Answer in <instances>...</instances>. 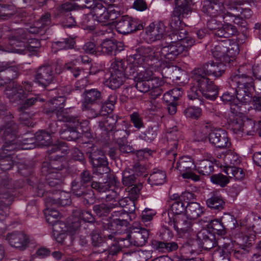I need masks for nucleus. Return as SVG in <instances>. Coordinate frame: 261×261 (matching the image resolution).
<instances>
[{
	"label": "nucleus",
	"instance_id": "14",
	"mask_svg": "<svg viewBox=\"0 0 261 261\" xmlns=\"http://www.w3.org/2000/svg\"><path fill=\"white\" fill-rule=\"evenodd\" d=\"M89 158L94 172L96 174L102 175L109 172L110 168L107 158L100 150L97 149L90 152Z\"/></svg>",
	"mask_w": 261,
	"mask_h": 261
},
{
	"label": "nucleus",
	"instance_id": "2",
	"mask_svg": "<svg viewBox=\"0 0 261 261\" xmlns=\"http://www.w3.org/2000/svg\"><path fill=\"white\" fill-rule=\"evenodd\" d=\"M244 66H240L227 79L229 87L234 91V94L225 92L221 97L225 104H229L231 112L237 115L241 113L242 105L249 104L252 100L253 78L245 71Z\"/></svg>",
	"mask_w": 261,
	"mask_h": 261
},
{
	"label": "nucleus",
	"instance_id": "17",
	"mask_svg": "<svg viewBox=\"0 0 261 261\" xmlns=\"http://www.w3.org/2000/svg\"><path fill=\"white\" fill-rule=\"evenodd\" d=\"M57 120L71 123L78 129H80L82 132L86 133L89 129V122L88 120H81L77 116L70 113L68 110L57 112Z\"/></svg>",
	"mask_w": 261,
	"mask_h": 261
},
{
	"label": "nucleus",
	"instance_id": "43",
	"mask_svg": "<svg viewBox=\"0 0 261 261\" xmlns=\"http://www.w3.org/2000/svg\"><path fill=\"white\" fill-rule=\"evenodd\" d=\"M0 70L6 77L5 80L9 83L17 77V68L14 66H11L9 62L0 63Z\"/></svg>",
	"mask_w": 261,
	"mask_h": 261
},
{
	"label": "nucleus",
	"instance_id": "39",
	"mask_svg": "<svg viewBox=\"0 0 261 261\" xmlns=\"http://www.w3.org/2000/svg\"><path fill=\"white\" fill-rule=\"evenodd\" d=\"M27 99L22 103L19 108L20 113V118L22 120H28L31 117V115L28 112H25V110L35 105L38 101H43V99L39 97L38 95H35L33 96L25 97Z\"/></svg>",
	"mask_w": 261,
	"mask_h": 261
},
{
	"label": "nucleus",
	"instance_id": "63",
	"mask_svg": "<svg viewBox=\"0 0 261 261\" xmlns=\"http://www.w3.org/2000/svg\"><path fill=\"white\" fill-rule=\"evenodd\" d=\"M157 133L152 127H148L145 131L141 133L139 138L146 142H151L156 137Z\"/></svg>",
	"mask_w": 261,
	"mask_h": 261
},
{
	"label": "nucleus",
	"instance_id": "6",
	"mask_svg": "<svg viewBox=\"0 0 261 261\" xmlns=\"http://www.w3.org/2000/svg\"><path fill=\"white\" fill-rule=\"evenodd\" d=\"M166 45L161 48V58L170 60H175L184 51H187L195 43V39L188 37L187 31L175 32L165 37Z\"/></svg>",
	"mask_w": 261,
	"mask_h": 261
},
{
	"label": "nucleus",
	"instance_id": "10",
	"mask_svg": "<svg viewBox=\"0 0 261 261\" xmlns=\"http://www.w3.org/2000/svg\"><path fill=\"white\" fill-rule=\"evenodd\" d=\"M215 17H212L207 21V27L210 30L214 31L216 36L223 38H229L238 32L237 28L233 25L224 24L221 21L217 20Z\"/></svg>",
	"mask_w": 261,
	"mask_h": 261
},
{
	"label": "nucleus",
	"instance_id": "56",
	"mask_svg": "<svg viewBox=\"0 0 261 261\" xmlns=\"http://www.w3.org/2000/svg\"><path fill=\"white\" fill-rule=\"evenodd\" d=\"M170 210L172 212L171 213H169L170 216H172V215L173 216L181 215L182 213L186 211V206L184 203L177 197L175 198L174 201L172 203Z\"/></svg>",
	"mask_w": 261,
	"mask_h": 261
},
{
	"label": "nucleus",
	"instance_id": "52",
	"mask_svg": "<svg viewBox=\"0 0 261 261\" xmlns=\"http://www.w3.org/2000/svg\"><path fill=\"white\" fill-rule=\"evenodd\" d=\"M147 251H134L123 254L122 261H146L148 258L144 257Z\"/></svg>",
	"mask_w": 261,
	"mask_h": 261
},
{
	"label": "nucleus",
	"instance_id": "53",
	"mask_svg": "<svg viewBox=\"0 0 261 261\" xmlns=\"http://www.w3.org/2000/svg\"><path fill=\"white\" fill-rule=\"evenodd\" d=\"M224 172L230 178H234L236 180H241L245 176V173L243 170L239 167L234 166H228Z\"/></svg>",
	"mask_w": 261,
	"mask_h": 261
},
{
	"label": "nucleus",
	"instance_id": "46",
	"mask_svg": "<svg viewBox=\"0 0 261 261\" xmlns=\"http://www.w3.org/2000/svg\"><path fill=\"white\" fill-rule=\"evenodd\" d=\"M186 213L191 219H196L203 214V207L198 202L190 203L186 206Z\"/></svg>",
	"mask_w": 261,
	"mask_h": 261
},
{
	"label": "nucleus",
	"instance_id": "8",
	"mask_svg": "<svg viewBox=\"0 0 261 261\" xmlns=\"http://www.w3.org/2000/svg\"><path fill=\"white\" fill-rule=\"evenodd\" d=\"M167 215L168 219L165 222L172 226L173 228L178 232L191 233L193 231V222L189 217L185 215L170 216L169 212H165L164 216ZM164 216V215H163ZM166 219V218H165Z\"/></svg>",
	"mask_w": 261,
	"mask_h": 261
},
{
	"label": "nucleus",
	"instance_id": "51",
	"mask_svg": "<svg viewBox=\"0 0 261 261\" xmlns=\"http://www.w3.org/2000/svg\"><path fill=\"white\" fill-rule=\"evenodd\" d=\"M81 109L83 112H86L87 117L90 119L100 116L99 106L96 104L82 103Z\"/></svg>",
	"mask_w": 261,
	"mask_h": 261
},
{
	"label": "nucleus",
	"instance_id": "42",
	"mask_svg": "<svg viewBox=\"0 0 261 261\" xmlns=\"http://www.w3.org/2000/svg\"><path fill=\"white\" fill-rule=\"evenodd\" d=\"M106 244L108 245L107 250L110 255L113 257L117 256L121 251L119 241L117 240L114 233H110L106 237Z\"/></svg>",
	"mask_w": 261,
	"mask_h": 261
},
{
	"label": "nucleus",
	"instance_id": "47",
	"mask_svg": "<svg viewBox=\"0 0 261 261\" xmlns=\"http://www.w3.org/2000/svg\"><path fill=\"white\" fill-rule=\"evenodd\" d=\"M112 203H101L93 206V210L98 217L107 216L114 209Z\"/></svg>",
	"mask_w": 261,
	"mask_h": 261
},
{
	"label": "nucleus",
	"instance_id": "41",
	"mask_svg": "<svg viewBox=\"0 0 261 261\" xmlns=\"http://www.w3.org/2000/svg\"><path fill=\"white\" fill-rule=\"evenodd\" d=\"M127 77L121 73L110 72V76L106 79V85L110 89L115 90L121 86Z\"/></svg>",
	"mask_w": 261,
	"mask_h": 261
},
{
	"label": "nucleus",
	"instance_id": "48",
	"mask_svg": "<svg viewBox=\"0 0 261 261\" xmlns=\"http://www.w3.org/2000/svg\"><path fill=\"white\" fill-rule=\"evenodd\" d=\"M166 178V174L165 171L154 169L149 177L148 181L152 186L161 185L165 182Z\"/></svg>",
	"mask_w": 261,
	"mask_h": 261
},
{
	"label": "nucleus",
	"instance_id": "5",
	"mask_svg": "<svg viewBox=\"0 0 261 261\" xmlns=\"http://www.w3.org/2000/svg\"><path fill=\"white\" fill-rule=\"evenodd\" d=\"M254 236L239 234L238 238L241 239L242 243L231 241L224 243L222 247H219L214 251L213 261H230L231 257L244 260L247 257L251 247L254 244Z\"/></svg>",
	"mask_w": 261,
	"mask_h": 261
},
{
	"label": "nucleus",
	"instance_id": "16",
	"mask_svg": "<svg viewBox=\"0 0 261 261\" xmlns=\"http://www.w3.org/2000/svg\"><path fill=\"white\" fill-rule=\"evenodd\" d=\"M70 191L73 195L83 199L86 204L93 203L94 201L95 197L93 190L76 179L71 182Z\"/></svg>",
	"mask_w": 261,
	"mask_h": 261
},
{
	"label": "nucleus",
	"instance_id": "11",
	"mask_svg": "<svg viewBox=\"0 0 261 261\" xmlns=\"http://www.w3.org/2000/svg\"><path fill=\"white\" fill-rule=\"evenodd\" d=\"M143 28V24L140 20L128 15L121 17L116 24L117 32L124 35L141 30Z\"/></svg>",
	"mask_w": 261,
	"mask_h": 261
},
{
	"label": "nucleus",
	"instance_id": "1",
	"mask_svg": "<svg viewBox=\"0 0 261 261\" xmlns=\"http://www.w3.org/2000/svg\"><path fill=\"white\" fill-rule=\"evenodd\" d=\"M227 63L223 61H210L194 70L193 85L188 92V97L190 100H196L197 104L204 105L198 91L205 99L214 101L218 95V87L207 76L212 75L216 78L222 76L226 70Z\"/></svg>",
	"mask_w": 261,
	"mask_h": 261
},
{
	"label": "nucleus",
	"instance_id": "32",
	"mask_svg": "<svg viewBox=\"0 0 261 261\" xmlns=\"http://www.w3.org/2000/svg\"><path fill=\"white\" fill-rule=\"evenodd\" d=\"M43 29L41 25L38 24L36 22L34 26H30L29 27L23 29H19L17 31V34L19 35V39L20 40V42L17 43L13 42L15 41L14 40L11 41V44L12 45L21 46V44L23 43L24 41L28 39V34H38L42 33Z\"/></svg>",
	"mask_w": 261,
	"mask_h": 261
},
{
	"label": "nucleus",
	"instance_id": "38",
	"mask_svg": "<svg viewBox=\"0 0 261 261\" xmlns=\"http://www.w3.org/2000/svg\"><path fill=\"white\" fill-rule=\"evenodd\" d=\"M128 128V124L125 121H122L121 123L116 125V128L113 133V138L118 143L126 141L130 134Z\"/></svg>",
	"mask_w": 261,
	"mask_h": 261
},
{
	"label": "nucleus",
	"instance_id": "23",
	"mask_svg": "<svg viewBox=\"0 0 261 261\" xmlns=\"http://www.w3.org/2000/svg\"><path fill=\"white\" fill-rule=\"evenodd\" d=\"M211 144L220 148H228L231 143L227 132L223 129H218L211 132L208 135Z\"/></svg>",
	"mask_w": 261,
	"mask_h": 261
},
{
	"label": "nucleus",
	"instance_id": "45",
	"mask_svg": "<svg viewBox=\"0 0 261 261\" xmlns=\"http://www.w3.org/2000/svg\"><path fill=\"white\" fill-rule=\"evenodd\" d=\"M13 151H0V168L2 170L7 171L10 170L13 165L14 162L11 155Z\"/></svg>",
	"mask_w": 261,
	"mask_h": 261
},
{
	"label": "nucleus",
	"instance_id": "4",
	"mask_svg": "<svg viewBox=\"0 0 261 261\" xmlns=\"http://www.w3.org/2000/svg\"><path fill=\"white\" fill-rule=\"evenodd\" d=\"M133 64L127 70L129 75H133L137 89L142 93L149 91L151 89L150 73H147L146 68L153 65V62L158 60V55L154 49L147 48L141 49L138 54L130 57Z\"/></svg>",
	"mask_w": 261,
	"mask_h": 261
},
{
	"label": "nucleus",
	"instance_id": "13",
	"mask_svg": "<svg viewBox=\"0 0 261 261\" xmlns=\"http://www.w3.org/2000/svg\"><path fill=\"white\" fill-rule=\"evenodd\" d=\"M196 167V166L190 157L184 156L179 158L175 168L179 171L183 178L198 181L200 180L199 176L193 172Z\"/></svg>",
	"mask_w": 261,
	"mask_h": 261
},
{
	"label": "nucleus",
	"instance_id": "61",
	"mask_svg": "<svg viewBox=\"0 0 261 261\" xmlns=\"http://www.w3.org/2000/svg\"><path fill=\"white\" fill-rule=\"evenodd\" d=\"M211 181L215 184L221 187H225L229 182V179L227 176L222 173L216 174L211 176Z\"/></svg>",
	"mask_w": 261,
	"mask_h": 261
},
{
	"label": "nucleus",
	"instance_id": "40",
	"mask_svg": "<svg viewBox=\"0 0 261 261\" xmlns=\"http://www.w3.org/2000/svg\"><path fill=\"white\" fill-rule=\"evenodd\" d=\"M204 222H207L206 225L207 228L205 230H209L211 233H212L215 237L216 234L219 236L223 237L226 233V230L222 224L221 220L210 219L208 220H203Z\"/></svg>",
	"mask_w": 261,
	"mask_h": 261
},
{
	"label": "nucleus",
	"instance_id": "7",
	"mask_svg": "<svg viewBox=\"0 0 261 261\" xmlns=\"http://www.w3.org/2000/svg\"><path fill=\"white\" fill-rule=\"evenodd\" d=\"M214 58L228 64L236 60L239 53V47L237 45H231L230 41L226 39L217 42L211 49Z\"/></svg>",
	"mask_w": 261,
	"mask_h": 261
},
{
	"label": "nucleus",
	"instance_id": "20",
	"mask_svg": "<svg viewBox=\"0 0 261 261\" xmlns=\"http://www.w3.org/2000/svg\"><path fill=\"white\" fill-rule=\"evenodd\" d=\"M51 193V195L45 199V203L55 205V206H65L70 204L71 201L69 193L58 190H53Z\"/></svg>",
	"mask_w": 261,
	"mask_h": 261
},
{
	"label": "nucleus",
	"instance_id": "31",
	"mask_svg": "<svg viewBox=\"0 0 261 261\" xmlns=\"http://www.w3.org/2000/svg\"><path fill=\"white\" fill-rule=\"evenodd\" d=\"M207 196L208 198L206 200L207 207L211 210L217 211H221L224 209L225 203L218 191H212L209 193Z\"/></svg>",
	"mask_w": 261,
	"mask_h": 261
},
{
	"label": "nucleus",
	"instance_id": "60",
	"mask_svg": "<svg viewBox=\"0 0 261 261\" xmlns=\"http://www.w3.org/2000/svg\"><path fill=\"white\" fill-rule=\"evenodd\" d=\"M99 21L92 15H84L83 18L82 23L85 29L93 31L96 29V25Z\"/></svg>",
	"mask_w": 261,
	"mask_h": 261
},
{
	"label": "nucleus",
	"instance_id": "57",
	"mask_svg": "<svg viewBox=\"0 0 261 261\" xmlns=\"http://www.w3.org/2000/svg\"><path fill=\"white\" fill-rule=\"evenodd\" d=\"M109 234H105L102 237L97 230H93L91 233L92 244L94 247L103 246L104 244H106V237Z\"/></svg>",
	"mask_w": 261,
	"mask_h": 261
},
{
	"label": "nucleus",
	"instance_id": "50",
	"mask_svg": "<svg viewBox=\"0 0 261 261\" xmlns=\"http://www.w3.org/2000/svg\"><path fill=\"white\" fill-rule=\"evenodd\" d=\"M182 91L181 88H175L166 92L163 95V100L166 103H171L177 101L182 96Z\"/></svg>",
	"mask_w": 261,
	"mask_h": 261
},
{
	"label": "nucleus",
	"instance_id": "64",
	"mask_svg": "<svg viewBox=\"0 0 261 261\" xmlns=\"http://www.w3.org/2000/svg\"><path fill=\"white\" fill-rule=\"evenodd\" d=\"M224 161L226 165L234 166L240 163L239 156L231 151H228L224 156Z\"/></svg>",
	"mask_w": 261,
	"mask_h": 261
},
{
	"label": "nucleus",
	"instance_id": "15",
	"mask_svg": "<svg viewBox=\"0 0 261 261\" xmlns=\"http://www.w3.org/2000/svg\"><path fill=\"white\" fill-rule=\"evenodd\" d=\"M90 8L93 15L99 22L106 23L108 21H113L117 17L116 11L110 10L103 5L101 2L94 1Z\"/></svg>",
	"mask_w": 261,
	"mask_h": 261
},
{
	"label": "nucleus",
	"instance_id": "58",
	"mask_svg": "<svg viewBox=\"0 0 261 261\" xmlns=\"http://www.w3.org/2000/svg\"><path fill=\"white\" fill-rule=\"evenodd\" d=\"M75 43V42L73 39L67 38L62 39L60 41L54 42L53 45L58 50L69 49L73 48Z\"/></svg>",
	"mask_w": 261,
	"mask_h": 261
},
{
	"label": "nucleus",
	"instance_id": "33",
	"mask_svg": "<svg viewBox=\"0 0 261 261\" xmlns=\"http://www.w3.org/2000/svg\"><path fill=\"white\" fill-rule=\"evenodd\" d=\"M197 236L198 239L202 242L203 247L205 249H212L213 253H214V251L219 247L215 248L216 244V237L213 234L211 233L209 230L202 229L198 232Z\"/></svg>",
	"mask_w": 261,
	"mask_h": 261
},
{
	"label": "nucleus",
	"instance_id": "22",
	"mask_svg": "<svg viewBox=\"0 0 261 261\" xmlns=\"http://www.w3.org/2000/svg\"><path fill=\"white\" fill-rule=\"evenodd\" d=\"M151 48L150 47H141L137 48L136 50V53L134 54L130 55L128 57V61L129 62V64L127 62L123 60H119L118 59H115V60L112 63L111 66L110 67V72L115 73H121L122 74H124L127 78H130V76H132L133 75H129L128 73L127 70L129 69L130 65L133 64V62L130 61V57L132 58L135 57L136 55L138 54L139 51L141 50V49L143 48Z\"/></svg>",
	"mask_w": 261,
	"mask_h": 261
},
{
	"label": "nucleus",
	"instance_id": "27",
	"mask_svg": "<svg viewBox=\"0 0 261 261\" xmlns=\"http://www.w3.org/2000/svg\"><path fill=\"white\" fill-rule=\"evenodd\" d=\"M124 49L122 42L112 39H105L97 48V51L103 55H116Z\"/></svg>",
	"mask_w": 261,
	"mask_h": 261
},
{
	"label": "nucleus",
	"instance_id": "12",
	"mask_svg": "<svg viewBox=\"0 0 261 261\" xmlns=\"http://www.w3.org/2000/svg\"><path fill=\"white\" fill-rule=\"evenodd\" d=\"M22 85L13 83L12 86H8L5 91V94L10 99L11 102H14L22 99L27 95L24 91L30 92L32 91V83L29 82H22Z\"/></svg>",
	"mask_w": 261,
	"mask_h": 261
},
{
	"label": "nucleus",
	"instance_id": "44",
	"mask_svg": "<svg viewBox=\"0 0 261 261\" xmlns=\"http://www.w3.org/2000/svg\"><path fill=\"white\" fill-rule=\"evenodd\" d=\"M128 218H114L112 221L108 222L103 224L105 229L111 230V233H114L116 235L117 231L123 226H127L128 224L127 219Z\"/></svg>",
	"mask_w": 261,
	"mask_h": 261
},
{
	"label": "nucleus",
	"instance_id": "19",
	"mask_svg": "<svg viewBox=\"0 0 261 261\" xmlns=\"http://www.w3.org/2000/svg\"><path fill=\"white\" fill-rule=\"evenodd\" d=\"M145 170L143 167L136 164L132 169L126 168L122 172V182L128 188L138 184L137 178Z\"/></svg>",
	"mask_w": 261,
	"mask_h": 261
},
{
	"label": "nucleus",
	"instance_id": "29",
	"mask_svg": "<svg viewBox=\"0 0 261 261\" xmlns=\"http://www.w3.org/2000/svg\"><path fill=\"white\" fill-rule=\"evenodd\" d=\"M6 240L14 248L24 249L28 244V237L22 232H15L7 236Z\"/></svg>",
	"mask_w": 261,
	"mask_h": 261
},
{
	"label": "nucleus",
	"instance_id": "21",
	"mask_svg": "<svg viewBox=\"0 0 261 261\" xmlns=\"http://www.w3.org/2000/svg\"><path fill=\"white\" fill-rule=\"evenodd\" d=\"M54 74L53 67L50 65L41 66L36 71L35 82L43 87L46 88L53 82Z\"/></svg>",
	"mask_w": 261,
	"mask_h": 261
},
{
	"label": "nucleus",
	"instance_id": "18",
	"mask_svg": "<svg viewBox=\"0 0 261 261\" xmlns=\"http://www.w3.org/2000/svg\"><path fill=\"white\" fill-rule=\"evenodd\" d=\"M9 182V180H4L3 186L0 187V221L4 220L6 217L3 207L9 205L13 198L14 194L10 191Z\"/></svg>",
	"mask_w": 261,
	"mask_h": 261
},
{
	"label": "nucleus",
	"instance_id": "9",
	"mask_svg": "<svg viewBox=\"0 0 261 261\" xmlns=\"http://www.w3.org/2000/svg\"><path fill=\"white\" fill-rule=\"evenodd\" d=\"M181 138V132L173 129L168 132L166 135L167 138V152L166 159L169 161V165L171 168L173 167L177 155V150L179 146L180 139Z\"/></svg>",
	"mask_w": 261,
	"mask_h": 261
},
{
	"label": "nucleus",
	"instance_id": "25",
	"mask_svg": "<svg viewBox=\"0 0 261 261\" xmlns=\"http://www.w3.org/2000/svg\"><path fill=\"white\" fill-rule=\"evenodd\" d=\"M65 101L66 99L64 96H59L51 99L47 103L50 108L45 109L44 110L45 113L49 118L54 119L55 118L57 119L56 116L57 112H62L68 110L70 114L72 113V110L70 108L63 110Z\"/></svg>",
	"mask_w": 261,
	"mask_h": 261
},
{
	"label": "nucleus",
	"instance_id": "62",
	"mask_svg": "<svg viewBox=\"0 0 261 261\" xmlns=\"http://www.w3.org/2000/svg\"><path fill=\"white\" fill-rule=\"evenodd\" d=\"M93 176L91 172L87 170L83 171L80 175V182L82 184L87 186V187L91 188V183L93 181Z\"/></svg>",
	"mask_w": 261,
	"mask_h": 261
},
{
	"label": "nucleus",
	"instance_id": "34",
	"mask_svg": "<svg viewBox=\"0 0 261 261\" xmlns=\"http://www.w3.org/2000/svg\"><path fill=\"white\" fill-rule=\"evenodd\" d=\"M82 103L96 104L97 105L102 101L101 92L97 89L85 90L82 94Z\"/></svg>",
	"mask_w": 261,
	"mask_h": 261
},
{
	"label": "nucleus",
	"instance_id": "24",
	"mask_svg": "<svg viewBox=\"0 0 261 261\" xmlns=\"http://www.w3.org/2000/svg\"><path fill=\"white\" fill-rule=\"evenodd\" d=\"M166 27L163 21L152 22L146 29V34L151 42L160 40L169 34L166 32Z\"/></svg>",
	"mask_w": 261,
	"mask_h": 261
},
{
	"label": "nucleus",
	"instance_id": "28",
	"mask_svg": "<svg viewBox=\"0 0 261 261\" xmlns=\"http://www.w3.org/2000/svg\"><path fill=\"white\" fill-rule=\"evenodd\" d=\"M149 236V229L140 226H133L130 233V237L133 240L134 245L138 247L145 245Z\"/></svg>",
	"mask_w": 261,
	"mask_h": 261
},
{
	"label": "nucleus",
	"instance_id": "54",
	"mask_svg": "<svg viewBox=\"0 0 261 261\" xmlns=\"http://www.w3.org/2000/svg\"><path fill=\"white\" fill-rule=\"evenodd\" d=\"M35 139L40 145L47 146L51 143V135L45 130H39L35 134Z\"/></svg>",
	"mask_w": 261,
	"mask_h": 261
},
{
	"label": "nucleus",
	"instance_id": "30",
	"mask_svg": "<svg viewBox=\"0 0 261 261\" xmlns=\"http://www.w3.org/2000/svg\"><path fill=\"white\" fill-rule=\"evenodd\" d=\"M181 9V8L177 6L176 7L175 9L173 11L169 22L172 30L169 34H173L175 32L179 33L181 32V31H186L185 29H181L182 27V19L183 17H187L190 13H185Z\"/></svg>",
	"mask_w": 261,
	"mask_h": 261
},
{
	"label": "nucleus",
	"instance_id": "49",
	"mask_svg": "<svg viewBox=\"0 0 261 261\" xmlns=\"http://www.w3.org/2000/svg\"><path fill=\"white\" fill-rule=\"evenodd\" d=\"M195 169L200 174L208 175L214 171V164L208 160H203L199 161Z\"/></svg>",
	"mask_w": 261,
	"mask_h": 261
},
{
	"label": "nucleus",
	"instance_id": "35",
	"mask_svg": "<svg viewBox=\"0 0 261 261\" xmlns=\"http://www.w3.org/2000/svg\"><path fill=\"white\" fill-rule=\"evenodd\" d=\"M45 204L46 209L44 211L45 219L47 223L53 226V230L57 231V228L60 227V225H63L61 222L58 221L60 217L59 212L54 209L51 206L55 205H49Z\"/></svg>",
	"mask_w": 261,
	"mask_h": 261
},
{
	"label": "nucleus",
	"instance_id": "36",
	"mask_svg": "<svg viewBox=\"0 0 261 261\" xmlns=\"http://www.w3.org/2000/svg\"><path fill=\"white\" fill-rule=\"evenodd\" d=\"M242 3L240 1H230L226 3L227 8L231 11H235L239 14V16L244 20L250 18L252 15L251 10L249 8H243L240 7Z\"/></svg>",
	"mask_w": 261,
	"mask_h": 261
},
{
	"label": "nucleus",
	"instance_id": "3",
	"mask_svg": "<svg viewBox=\"0 0 261 261\" xmlns=\"http://www.w3.org/2000/svg\"><path fill=\"white\" fill-rule=\"evenodd\" d=\"M50 154V162H43L41 172L45 184L51 187L60 186L67 171L65 156L68 153L66 144L60 142L48 150Z\"/></svg>",
	"mask_w": 261,
	"mask_h": 261
},
{
	"label": "nucleus",
	"instance_id": "55",
	"mask_svg": "<svg viewBox=\"0 0 261 261\" xmlns=\"http://www.w3.org/2000/svg\"><path fill=\"white\" fill-rule=\"evenodd\" d=\"M119 124L117 122L116 117L114 116H107L103 122L99 123V126L103 128L106 131L110 132L114 130L116 125Z\"/></svg>",
	"mask_w": 261,
	"mask_h": 261
},
{
	"label": "nucleus",
	"instance_id": "59",
	"mask_svg": "<svg viewBox=\"0 0 261 261\" xmlns=\"http://www.w3.org/2000/svg\"><path fill=\"white\" fill-rule=\"evenodd\" d=\"M156 212L155 210L148 208H145L141 214L142 222L146 226L150 227L151 222Z\"/></svg>",
	"mask_w": 261,
	"mask_h": 261
},
{
	"label": "nucleus",
	"instance_id": "26",
	"mask_svg": "<svg viewBox=\"0 0 261 261\" xmlns=\"http://www.w3.org/2000/svg\"><path fill=\"white\" fill-rule=\"evenodd\" d=\"M224 5L219 0H204L202 12L211 17H220L224 11Z\"/></svg>",
	"mask_w": 261,
	"mask_h": 261
},
{
	"label": "nucleus",
	"instance_id": "37",
	"mask_svg": "<svg viewBox=\"0 0 261 261\" xmlns=\"http://www.w3.org/2000/svg\"><path fill=\"white\" fill-rule=\"evenodd\" d=\"M220 17L223 19L224 24L232 25L231 23H233L241 27H245L247 24L246 21L243 20L239 16V13L228 12L225 7L224 11H223V13Z\"/></svg>",
	"mask_w": 261,
	"mask_h": 261
}]
</instances>
